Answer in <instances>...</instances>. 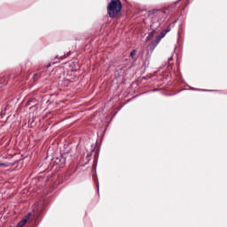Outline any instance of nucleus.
<instances>
[{
	"label": "nucleus",
	"mask_w": 227,
	"mask_h": 227,
	"mask_svg": "<svg viewBox=\"0 0 227 227\" xmlns=\"http://www.w3.org/2000/svg\"><path fill=\"white\" fill-rule=\"evenodd\" d=\"M107 12L110 17H115L119 12H121V2L120 0H111L107 6Z\"/></svg>",
	"instance_id": "f257e3e1"
},
{
	"label": "nucleus",
	"mask_w": 227,
	"mask_h": 227,
	"mask_svg": "<svg viewBox=\"0 0 227 227\" xmlns=\"http://www.w3.org/2000/svg\"><path fill=\"white\" fill-rule=\"evenodd\" d=\"M29 220V215L26 216L22 221H20L18 223V227H23L26 226V224H27V221Z\"/></svg>",
	"instance_id": "f03ea898"
},
{
	"label": "nucleus",
	"mask_w": 227,
	"mask_h": 227,
	"mask_svg": "<svg viewBox=\"0 0 227 227\" xmlns=\"http://www.w3.org/2000/svg\"><path fill=\"white\" fill-rule=\"evenodd\" d=\"M166 33H168V31L166 32H161V34L159 36V40H160L161 38H164V36H166Z\"/></svg>",
	"instance_id": "7ed1b4c3"
},
{
	"label": "nucleus",
	"mask_w": 227,
	"mask_h": 227,
	"mask_svg": "<svg viewBox=\"0 0 227 227\" xmlns=\"http://www.w3.org/2000/svg\"><path fill=\"white\" fill-rule=\"evenodd\" d=\"M153 35H155V32H152L151 34H149V35L147 36V40H152V38H153Z\"/></svg>",
	"instance_id": "20e7f679"
},
{
	"label": "nucleus",
	"mask_w": 227,
	"mask_h": 227,
	"mask_svg": "<svg viewBox=\"0 0 227 227\" xmlns=\"http://www.w3.org/2000/svg\"><path fill=\"white\" fill-rule=\"evenodd\" d=\"M0 166H4V163L0 164Z\"/></svg>",
	"instance_id": "39448f33"
},
{
	"label": "nucleus",
	"mask_w": 227,
	"mask_h": 227,
	"mask_svg": "<svg viewBox=\"0 0 227 227\" xmlns=\"http://www.w3.org/2000/svg\"><path fill=\"white\" fill-rule=\"evenodd\" d=\"M131 56H134V51L131 53Z\"/></svg>",
	"instance_id": "423d86ee"
}]
</instances>
